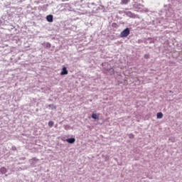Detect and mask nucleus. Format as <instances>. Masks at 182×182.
<instances>
[{
	"label": "nucleus",
	"instance_id": "obj_1",
	"mask_svg": "<svg viewBox=\"0 0 182 182\" xmlns=\"http://www.w3.org/2000/svg\"><path fill=\"white\" fill-rule=\"evenodd\" d=\"M128 35H130V28H127L121 32L120 38H127Z\"/></svg>",
	"mask_w": 182,
	"mask_h": 182
},
{
	"label": "nucleus",
	"instance_id": "obj_2",
	"mask_svg": "<svg viewBox=\"0 0 182 182\" xmlns=\"http://www.w3.org/2000/svg\"><path fill=\"white\" fill-rule=\"evenodd\" d=\"M68 73H69V72L66 69V67H63L60 73L61 76H63L64 75H68Z\"/></svg>",
	"mask_w": 182,
	"mask_h": 182
},
{
	"label": "nucleus",
	"instance_id": "obj_3",
	"mask_svg": "<svg viewBox=\"0 0 182 182\" xmlns=\"http://www.w3.org/2000/svg\"><path fill=\"white\" fill-rule=\"evenodd\" d=\"M67 143H69L70 144H73L76 141V139L75 138H70L66 139Z\"/></svg>",
	"mask_w": 182,
	"mask_h": 182
},
{
	"label": "nucleus",
	"instance_id": "obj_4",
	"mask_svg": "<svg viewBox=\"0 0 182 182\" xmlns=\"http://www.w3.org/2000/svg\"><path fill=\"white\" fill-rule=\"evenodd\" d=\"M46 19H47L48 22H53V16L48 15L46 16Z\"/></svg>",
	"mask_w": 182,
	"mask_h": 182
},
{
	"label": "nucleus",
	"instance_id": "obj_5",
	"mask_svg": "<svg viewBox=\"0 0 182 182\" xmlns=\"http://www.w3.org/2000/svg\"><path fill=\"white\" fill-rule=\"evenodd\" d=\"M130 2V0H122L121 5H127Z\"/></svg>",
	"mask_w": 182,
	"mask_h": 182
},
{
	"label": "nucleus",
	"instance_id": "obj_6",
	"mask_svg": "<svg viewBox=\"0 0 182 182\" xmlns=\"http://www.w3.org/2000/svg\"><path fill=\"white\" fill-rule=\"evenodd\" d=\"M92 118L94 119L95 120H99V115L95 113H92Z\"/></svg>",
	"mask_w": 182,
	"mask_h": 182
},
{
	"label": "nucleus",
	"instance_id": "obj_7",
	"mask_svg": "<svg viewBox=\"0 0 182 182\" xmlns=\"http://www.w3.org/2000/svg\"><path fill=\"white\" fill-rule=\"evenodd\" d=\"M157 119H163V113L162 112H158L156 114Z\"/></svg>",
	"mask_w": 182,
	"mask_h": 182
},
{
	"label": "nucleus",
	"instance_id": "obj_8",
	"mask_svg": "<svg viewBox=\"0 0 182 182\" xmlns=\"http://www.w3.org/2000/svg\"><path fill=\"white\" fill-rule=\"evenodd\" d=\"M0 171H1V173H2V174H5L6 173V168H5V167H2V168H1V169H0Z\"/></svg>",
	"mask_w": 182,
	"mask_h": 182
},
{
	"label": "nucleus",
	"instance_id": "obj_9",
	"mask_svg": "<svg viewBox=\"0 0 182 182\" xmlns=\"http://www.w3.org/2000/svg\"><path fill=\"white\" fill-rule=\"evenodd\" d=\"M54 122L53 121H50L48 122L49 127H53Z\"/></svg>",
	"mask_w": 182,
	"mask_h": 182
},
{
	"label": "nucleus",
	"instance_id": "obj_10",
	"mask_svg": "<svg viewBox=\"0 0 182 182\" xmlns=\"http://www.w3.org/2000/svg\"><path fill=\"white\" fill-rule=\"evenodd\" d=\"M117 23H112V28H117Z\"/></svg>",
	"mask_w": 182,
	"mask_h": 182
},
{
	"label": "nucleus",
	"instance_id": "obj_11",
	"mask_svg": "<svg viewBox=\"0 0 182 182\" xmlns=\"http://www.w3.org/2000/svg\"><path fill=\"white\" fill-rule=\"evenodd\" d=\"M144 58H145V59H149V58H150V56L148 54H146L144 55Z\"/></svg>",
	"mask_w": 182,
	"mask_h": 182
},
{
	"label": "nucleus",
	"instance_id": "obj_12",
	"mask_svg": "<svg viewBox=\"0 0 182 182\" xmlns=\"http://www.w3.org/2000/svg\"><path fill=\"white\" fill-rule=\"evenodd\" d=\"M68 1H69V0H62V2H66Z\"/></svg>",
	"mask_w": 182,
	"mask_h": 182
},
{
	"label": "nucleus",
	"instance_id": "obj_13",
	"mask_svg": "<svg viewBox=\"0 0 182 182\" xmlns=\"http://www.w3.org/2000/svg\"><path fill=\"white\" fill-rule=\"evenodd\" d=\"M47 46H48V48H50V45L49 43H47Z\"/></svg>",
	"mask_w": 182,
	"mask_h": 182
},
{
	"label": "nucleus",
	"instance_id": "obj_14",
	"mask_svg": "<svg viewBox=\"0 0 182 182\" xmlns=\"http://www.w3.org/2000/svg\"><path fill=\"white\" fill-rule=\"evenodd\" d=\"M129 14H132V12H129Z\"/></svg>",
	"mask_w": 182,
	"mask_h": 182
}]
</instances>
